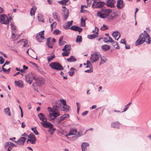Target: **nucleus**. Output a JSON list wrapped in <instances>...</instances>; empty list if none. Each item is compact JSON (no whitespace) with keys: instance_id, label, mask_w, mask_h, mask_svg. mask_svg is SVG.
<instances>
[{"instance_id":"obj_1","label":"nucleus","mask_w":151,"mask_h":151,"mask_svg":"<svg viewBox=\"0 0 151 151\" xmlns=\"http://www.w3.org/2000/svg\"><path fill=\"white\" fill-rule=\"evenodd\" d=\"M145 42L148 44H150L151 42L150 36L145 31H144L139 36V39L136 42L135 45L137 46L143 44Z\"/></svg>"},{"instance_id":"obj_2","label":"nucleus","mask_w":151,"mask_h":151,"mask_svg":"<svg viewBox=\"0 0 151 151\" xmlns=\"http://www.w3.org/2000/svg\"><path fill=\"white\" fill-rule=\"evenodd\" d=\"M47 109L50 112L48 116V118L50 120H54L56 117L60 115L59 112L57 111L58 110L60 109H58V108L55 105L53 106L52 109L50 107H48Z\"/></svg>"},{"instance_id":"obj_3","label":"nucleus","mask_w":151,"mask_h":151,"mask_svg":"<svg viewBox=\"0 0 151 151\" xmlns=\"http://www.w3.org/2000/svg\"><path fill=\"white\" fill-rule=\"evenodd\" d=\"M112 10L111 9L104 8L101 11L97 12V16L101 18L104 19L109 16Z\"/></svg>"},{"instance_id":"obj_4","label":"nucleus","mask_w":151,"mask_h":151,"mask_svg":"<svg viewBox=\"0 0 151 151\" xmlns=\"http://www.w3.org/2000/svg\"><path fill=\"white\" fill-rule=\"evenodd\" d=\"M41 125L45 128H49L48 131L50 132V130L55 131V129L54 128L53 125L51 123L47 122V120H44L43 122H41Z\"/></svg>"},{"instance_id":"obj_5","label":"nucleus","mask_w":151,"mask_h":151,"mask_svg":"<svg viewBox=\"0 0 151 151\" xmlns=\"http://www.w3.org/2000/svg\"><path fill=\"white\" fill-rule=\"evenodd\" d=\"M49 65L52 69L57 70H61L63 69V66L58 62L52 63Z\"/></svg>"},{"instance_id":"obj_6","label":"nucleus","mask_w":151,"mask_h":151,"mask_svg":"<svg viewBox=\"0 0 151 151\" xmlns=\"http://www.w3.org/2000/svg\"><path fill=\"white\" fill-rule=\"evenodd\" d=\"M101 54L100 53L95 52L93 54L91 55L90 60L92 63L96 62L100 58Z\"/></svg>"},{"instance_id":"obj_7","label":"nucleus","mask_w":151,"mask_h":151,"mask_svg":"<svg viewBox=\"0 0 151 151\" xmlns=\"http://www.w3.org/2000/svg\"><path fill=\"white\" fill-rule=\"evenodd\" d=\"M12 19L11 17L9 19L7 16L4 14H1L0 16V22L2 24H8Z\"/></svg>"},{"instance_id":"obj_8","label":"nucleus","mask_w":151,"mask_h":151,"mask_svg":"<svg viewBox=\"0 0 151 151\" xmlns=\"http://www.w3.org/2000/svg\"><path fill=\"white\" fill-rule=\"evenodd\" d=\"M35 76L34 74L29 73L26 75L25 78L27 82L31 84L32 81L35 78Z\"/></svg>"},{"instance_id":"obj_9","label":"nucleus","mask_w":151,"mask_h":151,"mask_svg":"<svg viewBox=\"0 0 151 151\" xmlns=\"http://www.w3.org/2000/svg\"><path fill=\"white\" fill-rule=\"evenodd\" d=\"M105 4V3L102 1H99L96 2V1L95 0L92 5V6L93 8H100L102 7Z\"/></svg>"},{"instance_id":"obj_10","label":"nucleus","mask_w":151,"mask_h":151,"mask_svg":"<svg viewBox=\"0 0 151 151\" xmlns=\"http://www.w3.org/2000/svg\"><path fill=\"white\" fill-rule=\"evenodd\" d=\"M62 7L63 9H64L63 10L62 15L63 17V20H65L68 17L69 15V10L67 8H66L65 6H62Z\"/></svg>"},{"instance_id":"obj_11","label":"nucleus","mask_w":151,"mask_h":151,"mask_svg":"<svg viewBox=\"0 0 151 151\" xmlns=\"http://www.w3.org/2000/svg\"><path fill=\"white\" fill-rule=\"evenodd\" d=\"M44 31L42 30L36 36V38L37 41L39 42L40 43L42 42L41 40H40V38L41 40H43L44 39L45 37L44 36H43V35L44 34Z\"/></svg>"},{"instance_id":"obj_12","label":"nucleus","mask_w":151,"mask_h":151,"mask_svg":"<svg viewBox=\"0 0 151 151\" xmlns=\"http://www.w3.org/2000/svg\"><path fill=\"white\" fill-rule=\"evenodd\" d=\"M61 102L63 106L62 107V109L61 108V110L64 111H68L70 107L66 105V101L63 99V100H61Z\"/></svg>"},{"instance_id":"obj_13","label":"nucleus","mask_w":151,"mask_h":151,"mask_svg":"<svg viewBox=\"0 0 151 151\" xmlns=\"http://www.w3.org/2000/svg\"><path fill=\"white\" fill-rule=\"evenodd\" d=\"M36 80L35 83L38 86H40L41 84L44 83L45 82L44 78H39L36 79H35Z\"/></svg>"},{"instance_id":"obj_14","label":"nucleus","mask_w":151,"mask_h":151,"mask_svg":"<svg viewBox=\"0 0 151 151\" xmlns=\"http://www.w3.org/2000/svg\"><path fill=\"white\" fill-rule=\"evenodd\" d=\"M27 137L31 141V142L32 144H35L36 143V139L33 133H31Z\"/></svg>"},{"instance_id":"obj_15","label":"nucleus","mask_w":151,"mask_h":151,"mask_svg":"<svg viewBox=\"0 0 151 151\" xmlns=\"http://www.w3.org/2000/svg\"><path fill=\"white\" fill-rule=\"evenodd\" d=\"M50 37L48 38L47 40V45L50 48H52L54 45V43L56 42V40L54 38H53L52 42L53 43L51 42H50Z\"/></svg>"},{"instance_id":"obj_16","label":"nucleus","mask_w":151,"mask_h":151,"mask_svg":"<svg viewBox=\"0 0 151 151\" xmlns=\"http://www.w3.org/2000/svg\"><path fill=\"white\" fill-rule=\"evenodd\" d=\"M95 31H96L95 33H94L93 34L88 35V38L89 39H92L93 38H95L98 35L99 29L98 28L96 27L95 28Z\"/></svg>"},{"instance_id":"obj_17","label":"nucleus","mask_w":151,"mask_h":151,"mask_svg":"<svg viewBox=\"0 0 151 151\" xmlns=\"http://www.w3.org/2000/svg\"><path fill=\"white\" fill-rule=\"evenodd\" d=\"M4 147L5 149L7 150L8 151H11L12 148L11 142H8L5 143L4 145Z\"/></svg>"},{"instance_id":"obj_18","label":"nucleus","mask_w":151,"mask_h":151,"mask_svg":"<svg viewBox=\"0 0 151 151\" xmlns=\"http://www.w3.org/2000/svg\"><path fill=\"white\" fill-rule=\"evenodd\" d=\"M124 6L122 0H119L118 1L117 4V6L118 9H122Z\"/></svg>"},{"instance_id":"obj_19","label":"nucleus","mask_w":151,"mask_h":151,"mask_svg":"<svg viewBox=\"0 0 151 151\" xmlns=\"http://www.w3.org/2000/svg\"><path fill=\"white\" fill-rule=\"evenodd\" d=\"M69 115L67 114L62 115L58 119L57 121V123H60L61 121L64 120L66 118H69Z\"/></svg>"},{"instance_id":"obj_20","label":"nucleus","mask_w":151,"mask_h":151,"mask_svg":"<svg viewBox=\"0 0 151 151\" xmlns=\"http://www.w3.org/2000/svg\"><path fill=\"white\" fill-rule=\"evenodd\" d=\"M70 29L72 30L76 31H78L79 32H81L83 29L79 27L78 26H76L75 25L72 26Z\"/></svg>"},{"instance_id":"obj_21","label":"nucleus","mask_w":151,"mask_h":151,"mask_svg":"<svg viewBox=\"0 0 151 151\" xmlns=\"http://www.w3.org/2000/svg\"><path fill=\"white\" fill-rule=\"evenodd\" d=\"M114 0H107V1L106 5L108 7L112 8L114 6Z\"/></svg>"},{"instance_id":"obj_22","label":"nucleus","mask_w":151,"mask_h":151,"mask_svg":"<svg viewBox=\"0 0 151 151\" xmlns=\"http://www.w3.org/2000/svg\"><path fill=\"white\" fill-rule=\"evenodd\" d=\"M37 116L39 117L40 120L42 122L44 121V120H47L46 116L42 113L38 114Z\"/></svg>"},{"instance_id":"obj_23","label":"nucleus","mask_w":151,"mask_h":151,"mask_svg":"<svg viewBox=\"0 0 151 151\" xmlns=\"http://www.w3.org/2000/svg\"><path fill=\"white\" fill-rule=\"evenodd\" d=\"M113 37L116 40H118V39L120 37V33L118 31H115L113 32L112 34Z\"/></svg>"},{"instance_id":"obj_24","label":"nucleus","mask_w":151,"mask_h":151,"mask_svg":"<svg viewBox=\"0 0 151 151\" xmlns=\"http://www.w3.org/2000/svg\"><path fill=\"white\" fill-rule=\"evenodd\" d=\"M15 86L19 88H22L24 86L23 82L21 81H15Z\"/></svg>"},{"instance_id":"obj_25","label":"nucleus","mask_w":151,"mask_h":151,"mask_svg":"<svg viewBox=\"0 0 151 151\" xmlns=\"http://www.w3.org/2000/svg\"><path fill=\"white\" fill-rule=\"evenodd\" d=\"M120 123L119 122H113L111 124V127L119 129Z\"/></svg>"},{"instance_id":"obj_26","label":"nucleus","mask_w":151,"mask_h":151,"mask_svg":"<svg viewBox=\"0 0 151 151\" xmlns=\"http://www.w3.org/2000/svg\"><path fill=\"white\" fill-rule=\"evenodd\" d=\"M77 131L75 129H71L70 132L68 133L67 135H66V136L67 137L68 136L71 135H74L77 133Z\"/></svg>"},{"instance_id":"obj_27","label":"nucleus","mask_w":151,"mask_h":151,"mask_svg":"<svg viewBox=\"0 0 151 151\" xmlns=\"http://www.w3.org/2000/svg\"><path fill=\"white\" fill-rule=\"evenodd\" d=\"M82 151H86V147L89 146V144L87 142H83L81 145Z\"/></svg>"},{"instance_id":"obj_28","label":"nucleus","mask_w":151,"mask_h":151,"mask_svg":"<svg viewBox=\"0 0 151 151\" xmlns=\"http://www.w3.org/2000/svg\"><path fill=\"white\" fill-rule=\"evenodd\" d=\"M61 100L60 99V100H58L55 102V105L58 108V109H60V108L62 106Z\"/></svg>"},{"instance_id":"obj_29","label":"nucleus","mask_w":151,"mask_h":151,"mask_svg":"<svg viewBox=\"0 0 151 151\" xmlns=\"http://www.w3.org/2000/svg\"><path fill=\"white\" fill-rule=\"evenodd\" d=\"M73 21H68L63 26V28L65 29H68L69 28V27L72 24Z\"/></svg>"},{"instance_id":"obj_30","label":"nucleus","mask_w":151,"mask_h":151,"mask_svg":"<svg viewBox=\"0 0 151 151\" xmlns=\"http://www.w3.org/2000/svg\"><path fill=\"white\" fill-rule=\"evenodd\" d=\"M52 15L54 18L56 19L58 22H59L60 21V17L56 12H54L52 13Z\"/></svg>"},{"instance_id":"obj_31","label":"nucleus","mask_w":151,"mask_h":151,"mask_svg":"<svg viewBox=\"0 0 151 151\" xmlns=\"http://www.w3.org/2000/svg\"><path fill=\"white\" fill-rule=\"evenodd\" d=\"M100 58L101 61L99 63V65H100L103 63H104L107 60L106 58L104 56H101L100 55Z\"/></svg>"},{"instance_id":"obj_32","label":"nucleus","mask_w":151,"mask_h":151,"mask_svg":"<svg viewBox=\"0 0 151 151\" xmlns=\"http://www.w3.org/2000/svg\"><path fill=\"white\" fill-rule=\"evenodd\" d=\"M101 48L103 51H105L109 50L110 48V47L107 45H105L101 46Z\"/></svg>"},{"instance_id":"obj_33","label":"nucleus","mask_w":151,"mask_h":151,"mask_svg":"<svg viewBox=\"0 0 151 151\" xmlns=\"http://www.w3.org/2000/svg\"><path fill=\"white\" fill-rule=\"evenodd\" d=\"M70 71L68 72V73L70 76H73L74 72L76 71V70L75 68H71L70 69Z\"/></svg>"},{"instance_id":"obj_34","label":"nucleus","mask_w":151,"mask_h":151,"mask_svg":"<svg viewBox=\"0 0 151 151\" xmlns=\"http://www.w3.org/2000/svg\"><path fill=\"white\" fill-rule=\"evenodd\" d=\"M37 7L35 6H33L31 9L30 11V14L31 16L34 15L35 14V12L37 9Z\"/></svg>"},{"instance_id":"obj_35","label":"nucleus","mask_w":151,"mask_h":151,"mask_svg":"<svg viewBox=\"0 0 151 151\" xmlns=\"http://www.w3.org/2000/svg\"><path fill=\"white\" fill-rule=\"evenodd\" d=\"M108 37H109V40H106V39H107V38H104V41L105 43H107L108 42H110L112 44L114 43L115 42L109 36H108Z\"/></svg>"},{"instance_id":"obj_36","label":"nucleus","mask_w":151,"mask_h":151,"mask_svg":"<svg viewBox=\"0 0 151 151\" xmlns=\"http://www.w3.org/2000/svg\"><path fill=\"white\" fill-rule=\"evenodd\" d=\"M67 60L68 62H75L77 60L73 56H71L70 58H67Z\"/></svg>"},{"instance_id":"obj_37","label":"nucleus","mask_w":151,"mask_h":151,"mask_svg":"<svg viewBox=\"0 0 151 151\" xmlns=\"http://www.w3.org/2000/svg\"><path fill=\"white\" fill-rule=\"evenodd\" d=\"M70 45H65L64 48L62 49V50L64 51H68L70 50Z\"/></svg>"},{"instance_id":"obj_38","label":"nucleus","mask_w":151,"mask_h":151,"mask_svg":"<svg viewBox=\"0 0 151 151\" xmlns=\"http://www.w3.org/2000/svg\"><path fill=\"white\" fill-rule=\"evenodd\" d=\"M68 0H62L61 1H58V2L60 4L65 5Z\"/></svg>"},{"instance_id":"obj_39","label":"nucleus","mask_w":151,"mask_h":151,"mask_svg":"<svg viewBox=\"0 0 151 151\" xmlns=\"http://www.w3.org/2000/svg\"><path fill=\"white\" fill-rule=\"evenodd\" d=\"M131 104V103L130 102L127 104L125 106L123 109V111H122V112H123L126 111L128 109L130 105Z\"/></svg>"},{"instance_id":"obj_40","label":"nucleus","mask_w":151,"mask_h":151,"mask_svg":"<svg viewBox=\"0 0 151 151\" xmlns=\"http://www.w3.org/2000/svg\"><path fill=\"white\" fill-rule=\"evenodd\" d=\"M76 42L77 43H80L82 42L81 36L78 35L76 39Z\"/></svg>"},{"instance_id":"obj_41","label":"nucleus","mask_w":151,"mask_h":151,"mask_svg":"<svg viewBox=\"0 0 151 151\" xmlns=\"http://www.w3.org/2000/svg\"><path fill=\"white\" fill-rule=\"evenodd\" d=\"M4 110L6 114H7L8 115L11 116V113L9 111L10 110L9 108L7 107L6 108H5L4 109Z\"/></svg>"},{"instance_id":"obj_42","label":"nucleus","mask_w":151,"mask_h":151,"mask_svg":"<svg viewBox=\"0 0 151 151\" xmlns=\"http://www.w3.org/2000/svg\"><path fill=\"white\" fill-rule=\"evenodd\" d=\"M81 25L84 27L85 26V19H84L83 18L81 19Z\"/></svg>"},{"instance_id":"obj_43","label":"nucleus","mask_w":151,"mask_h":151,"mask_svg":"<svg viewBox=\"0 0 151 151\" xmlns=\"http://www.w3.org/2000/svg\"><path fill=\"white\" fill-rule=\"evenodd\" d=\"M38 19L39 21H41L42 22H44V21L43 19L42 18V15L41 14H38L37 16Z\"/></svg>"},{"instance_id":"obj_44","label":"nucleus","mask_w":151,"mask_h":151,"mask_svg":"<svg viewBox=\"0 0 151 151\" xmlns=\"http://www.w3.org/2000/svg\"><path fill=\"white\" fill-rule=\"evenodd\" d=\"M70 54L69 51H65V52H63L62 53V55L63 56H68Z\"/></svg>"},{"instance_id":"obj_45","label":"nucleus","mask_w":151,"mask_h":151,"mask_svg":"<svg viewBox=\"0 0 151 151\" xmlns=\"http://www.w3.org/2000/svg\"><path fill=\"white\" fill-rule=\"evenodd\" d=\"M55 57V55H52L50 56L47 58V59L49 62H50Z\"/></svg>"},{"instance_id":"obj_46","label":"nucleus","mask_w":151,"mask_h":151,"mask_svg":"<svg viewBox=\"0 0 151 151\" xmlns=\"http://www.w3.org/2000/svg\"><path fill=\"white\" fill-rule=\"evenodd\" d=\"M31 129L36 135L38 134V133L36 130V127L34 128H32Z\"/></svg>"},{"instance_id":"obj_47","label":"nucleus","mask_w":151,"mask_h":151,"mask_svg":"<svg viewBox=\"0 0 151 151\" xmlns=\"http://www.w3.org/2000/svg\"><path fill=\"white\" fill-rule=\"evenodd\" d=\"M26 139V138L24 137H22L19 139V140L22 142V143H24V142Z\"/></svg>"},{"instance_id":"obj_48","label":"nucleus","mask_w":151,"mask_h":151,"mask_svg":"<svg viewBox=\"0 0 151 151\" xmlns=\"http://www.w3.org/2000/svg\"><path fill=\"white\" fill-rule=\"evenodd\" d=\"M14 142L17 143L18 145H23L24 144V143H22V142L21 141H20L19 140L17 141H14Z\"/></svg>"},{"instance_id":"obj_49","label":"nucleus","mask_w":151,"mask_h":151,"mask_svg":"<svg viewBox=\"0 0 151 151\" xmlns=\"http://www.w3.org/2000/svg\"><path fill=\"white\" fill-rule=\"evenodd\" d=\"M108 29V27L106 25H103V26L101 28V29L102 30H105L106 29Z\"/></svg>"},{"instance_id":"obj_50","label":"nucleus","mask_w":151,"mask_h":151,"mask_svg":"<svg viewBox=\"0 0 151 151\" xmlns=\"http://www.w3.org/2000/svg\"><path fill=\"white\" fill-rule=\"evenodd\" d=\"M57 23L56 22H54L51 25V27L52 28L51 30H52L53 29L55 28L56 25Z\"/></svg>"},{"instance_id":"obj_51","label":"nucleus","mask_w":151,"mask_h":151,"mask_svg":"<svg viewBox=\"0 0 151 151\" xmlns=\"http://www.w3.org/2000/svg\"><path fill=\"white\" fill-rule=\"evenodd\" d=\"M77 106V111L78 113V114L79 109L80 108V104H79V103L78 102H77L76 103Z\"/></svg>"},{"instance_id":"obj_52","label":"nucleus","mask_w":151,"mask_h":151,"mask_svg":"<svg viewBox=\"0 0 151 151\" xmlns=\"http://www.w3.org/2000/svg\"><path fill=\"white\" fill-rule=\"evenodd\" d=\"M53 33L57 35L60 33V31L58 30H55L54 31Z\"/></svg>"},{"instance_id":"obj_53","label":"nucleus","mask_w":151,"mask_h":151,"mask_svg":"<svg viewBox=\"0 0 151 151\" xmlns=\"http://www.w3.org/2000/svg\"><path fill=\"white\" fill-rule=\"evenodd\" d=\"M66 43V42L65 41H63L62 42H59V45L60 46H61L63 45H64Z\"/></svg>"},{"instance_id":"obj_54","label":"nucleus","mask_w":151,"mask_h":151,"mask_svg":"<svg viewBox=\"0 0 151 151\" xmlns=\"http://www.w3.org/2000/svg\"><path fill=\"white\" fill-rule=\"evenodd\" d=\"M0 64H2L4 62V59L1 56L0 57Z\"/></svg>"},{"instance_id":"obj_55","label":"nucleus","mask_w":151,"mask_h":151,"mask_svg":"<svg viewBox=\"0 0 151 151\" xmlns=\"http://www.w3.org/2000/svg\"><path fill=\"white\" fill-rule=\"evenodd\" d=\"M120 42L121 43L124 44L125 45L126 44V42L124 39L121 40Z\"/></svg>"},{"instance_id":"obj_56","label":"nucleus","mask_w":151,"mask_h":151,"mask_svg":"<svg viewBox=\"0 0 151 151\" xmlns=\"http://www.w3.org/2000/svg\"><path fill=\"white\" fill-rule=\"evenodd\" d=\"M93 71V69H90L89 70H85V72L86 73H91Z\"/></svg>"},{"instance_id":"obj_57","label":"nucleus","mask_w":151,"mask_h":151,"mask_svg":"<svg viewBox=\"0 0 151 151\" xmlns=\"http://www.w3.org/2000/svg\"><path fill=\"white\" fill-rule=\"evenodd\" d=\"M86 67L87 68H89L90 69H92V66L91 63L87 64Z\"/></svg>"},{"instance_id":"obj_58","label":"nucleus","mask_w":151,"mask_h":151,"mask_svg":"<svg viewBox=\"0 0 151 151\" xmlns=\"http://www.w3.org/2000/svg\"><path fill=\"white\" fill-rule=\"evenodd\" d=\"M87 4L88 6H90L91 3V2L90 0H87Z\"/></svg>"},{"instance_id":"obj_59","label":"nucleus","mask_w":151,"mask_h":151,"mask_svg":"<svg viewBox=\"0 0 151 151\" xmlns=\"http://www.w3.org/2000/svg\"><path fill=\"white\" fill-rule=\"evenodd\" d=\"M83 134H82V132L81 131L78 132L77 133V135H78L79 137L81 136V135H82Z\"/></svg>"},{"instance_id":"obj_60","label":"nucleus","mask_w":151,"mask_h":151,"mask_svg":"<svg viewBox=\"0 0 151 151\" xmlns=\"http://www.w3.org/2000/svg\"><path fill=\"white\" fill-rule=\"evenodd\" d=\"M10 68H8L7 70H6V71H4V72L6 73V74H8L9 73V72L10 71Z\"/></svg>"},{"instance_id":"obj_61","label":"nucleus","mask_w":151,"mask_h":151,"mask_svg":"<svg viewBox=\"0 0 151 151\" xmlns=\"http://www.w3.org/2000/svg\"><path fill=\"white\" fill-rule=\"evenodd\" d=\"M88 112V111H85L83 112V113H82V115H83V116H85L87 114Z\"/></svg>"},{"instance_id":"obj_62","label":"nucleus","mask_w":151,"mask_h":151,"mask_svg":"<svg viewBox=\"0 0 151 151\" xmlns=\"http://www.w3.org/2000/svg\"><path fill=\"white\" fill-rule=\"evenodd\" d=\"M4 12V10L0 6V13H3Z\"/></svg>"},{"instance_id":"obj_63","label":"nucleus","mask_w":151,"mask_h":151,"mask_svg":"<svg viewBox=\"0 0 151 151\" xmlns=\"http://www.w3.org/2000/svg\"><path fill=\"white\" fill-rule=\"evenodd\" d=\"M30 63L32 64V65H33L35 67H37V64H36V63H33L32 62H31V61L30 62Z\"/></svg>"},{"instance_id":"obj_64","label":"nucleus","mask_w":151,"mask_h":151,"mask_svg":"<svg viewBox=\"0 0 151 151\" xmlns=\"http://www.w3.org/2000/svg\"><path fill=\"white\" fill-rule=\"evenodd\" d=\"M31 103H29L28 105V109L29 110L31 108Z\"/></svg>"}]
</instances>
